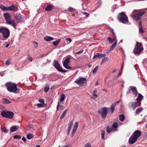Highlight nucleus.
I'll return each instance as SVG.
<instances>
[{"label": "nucleus", "mask_w": 147, "mask_h": 147, "mask_svg": "<svg viewBox=\"0 0 147 147\" xmlns=\"http://www.w3.org/2000/svg\"><path fill=\"white\" fill-rule=\"evenodd\" d=\"M136 43L134 49V53L135 54H139L143 50V47L141 43L136 42Z\"/></svg>", "instance_id": "4"}, {"label": "nucleus", "mask_w": 147, "mask_h": 147, "mask_svg": "<svg viewBox=\"0 0 147 147\" xmlns=\"http://www.w3.org/2000/svg\"><path fill=\"white\" fill-rule=\"evenodd\" d=\"M119 117V120L121 122L123 121L125 119V117L123 115H120Z\"/></svg>", "instance_id": "31"}, {"label": "nucleus", "mask_w": 147, "mask_h": 147, "mask_svg": "<svg viewBox=\"0 0 147 147\" xmlns=\"http://www.w3.org/2000/svg\"><path fill=\"white\" fill-rule=\"evenodd\" d=\"M16 18L20 22L22 21V17L20 14H17L15 16Z\"/></svg>", "instance_id": "23"}, {"label": "nucleus", "mask_w": 147, "mask_h": 147, "mask_svg": "<svg viewBox=\"0 0 147 147\" xmlns=\"http://www.w3.org/2000/svg\"><path fill=\"white\" fill-rule=\"evenodd\" d=\"M21 138V136L19 135H16L13 136V138L14 139H20Z\"/></svg>", "instance_id": "43"}, {"label": "nucleus", "mask_w": 147, "mask_h": 147, "mask_svg": "<svg viewBox=\"0 0 147 147\" xmlns=\"http://www.w3.org/2000/svg\"><path fill=\"white\" fill-rule=\"evenodd\" d=\"M4 71H1L0 72V75L1 76H4Z\"/></svg>", "instance_id": "59"}, {"label": "nucleus", "mask_w": 147, "mask_h": 147, "mask_svg": "<svg viewBox=\"0 0 147 147\" xmlns=\"http://www.w3.org/2000/svg\"><path fill=\"white\" fill-rule=\"evenodd\" d=\"M78 126V123L77 122H76L75 123L74 125V128L72 129L71 132V136L72 137L73 136L76 132L77 130V128Z\"/></svg>", "instance_id": "13"}, {"label": "nucleus", "mask_w": 147, "mask_h": 147, "mask_svg": "<svg viewBox=\"0 0 147 147\" xmlns=\"http://www.w3.org/2000/svg\"><path fill=\"white\" fill-rule=\"evenodd\" d=\"M107 39L109 42L111 43H113L116 40L115 38L112 39L110 37H108Z\"/></svg>", "instance_id": "33"}, {"label": "nucleus", "mask_w": 147, "mask_h": 147, "mask_svg": "<svg viewBox=\"0 0 147 147\" xmlns=\"http://www.w3.org/2000/svg\"><path fill=\"white\" fill-rule=\"evenodd\" d=\"M22 140H23L24 142H26V139L24 137H23L22 138Z\"/></svg>", "instance_id": "61"}, {"label": "nucleus", "mask_w": 147, "mask_h": 147, "mask_svg": "<svg viewBox=\"0 0 147 147\" xmlns=\"http://www.w3.org/2000/svg\"><path fill=\"white\" fill-rule=\"evenodd\" d=\"M128 91L127 92V94H129L130 93H132V94L135 96L138 94V91L136 87L135 86H129L128 89Z\"/></svg>", "instance_id": "10"}, {"label": "nucleus", "mask_w": 147, "mask_h": 147, "mask_svg": "<svg viewBox=\"0 0 147 147\" xmlns=\"http://www.w3.org/2000/svg\"><path fill=\"white\" fill-rule=\"evenodd\" d=\"M1 114L2 116L9 119H11L13 117L14 113L13 112L3 110L1 111Z\"/></svg>", "instance_id": "6"}, {"label": "nucleus", "mask_w": 147, "mask_h": 147, "mask_svg": "<svg viewBox=\"0 0 147 147\" xmlns=\"http://www.w3.org/2000/svg\"><path fill=\"white\" fill-rule=\"evenodd\" d=\"M71 57L70 56H67L63 62V64L64 67L66 69H72V67H70L69 65L70 62V60L71 59Z\"/></svg>", "instance_id": "8"}, {"label": "nucleus", "mask_w": 147, "mask_h": 147, "mask_svg": "<svg viewBox=\"0 0 147 147\" xmlns=\"http://www.w3.org/2000/svg\"><path fill=\"white\" fill-rule=\"evenodd\" d=\"M101 138L102 140H104L105 139V131L103 129H102L101 131Z\"/></svg>", "instance_id": "28"}, {"label": "nucleus", "mask_w": 147, "mask_h": 147, "mask_svg": "<svg viewBox=\"0 0 147 147\" xmlns=\"http://www.w3.org/2000/svg\"><path fill=\"white\" fill-rule=\"evenodd\" d=\"M119 102L120 101L119 100L117 101L111 105L110 108V109L111 110V113H113L115 110V108L116 106V105L118 104Z\"/></svg>", "instance_id": "17"}, {"label": "nucleus", "mask_w": 147, "mask_h": 147, "mask_svg": "<svg viewBox=\"0 0 147 147\" xmlns=\"http://www.w3.org/2000/svg\"><path fill=\"white\" fill-rule=\"evenodd\" d=\"M67 110H65L63 111L60 117V119H63V118L65 116V114L67 112Z\"/></svg>", "instance_id": "35"}, {"label": "nucleus", "mask_w": 147, "mask_h": 147, "mask_svg": "<svg viewBox=\"0 0 147 147\" xmlns=\"http://www.w3.org/2000/svg\"><path fill=\"white\" fill-rule=\"evenodd\" d=\"M137 139V138L132 135L129 139V142L130 144H133L136 142Z\"/></svg>", "instance_id": "14"}, {"label": "nucleus", "mask_w": 147, "mask_h": 147, "mask_svg": "<svg viewBox=\"0 0 147 147\" xmlns=\"http://www.w3.org/2000/svg\"><path fill=\"white\" fill-rule=\"evenodd\" d=\"M121 74H122V73L121 72H119V74H118V75L117 76L115 77V79H113V81L114 82H115V80L118 77H119V76H121Z\"/></svg>", "instance_id": "52"}, {"label": "nucleus", "mask_w": 147, "mask_h": 147, "mask_svg": "<svg viewBox=\"0 0 147 147\" xmlns=\"http://www.w3.org/2000/svg\"><path fill=\"white\" fill-rule=\"evenodd\" d=\"M143 110L142 108H138L136 109V113L137 114H138L139 113L141 112Z\"/></svg>", "instance_id": "36"}, {"label": "nucleus", "mask_w": 147, "mask_h": 147, "mask_svg": "<svg viewBox=\"0 0 147 147\" xmlns=\"http://www.w3.org/2000/svg\"><path fill=\"white\" fill-rule=\"evenodd\" d=\"M4 16L6 20V23L7 24H10L14 28L16 27V24L15 21L13 20H11V17L9 13H4Z\"/></svg>", "instance_id": "3"}, {"label": "nucleus", "mask_w": 147, "mask_h": 147, "mask_svg": "<svg viewBox=\"0 0 147 147\" xmlns=\"http://www.w3.org/2000/svg\"><path fill=\"white\" fill-rule=\"evenodd\" d=\"M84 51L83 49L82 50H80V51H79L77 52H76V53L75 54H80L82 53Z\"/></svg>", "instance_id": "49"}, {"label": "nucleus", "mask_w": 147, "mask_h": 147, "mask_svg": "<svg viewBox=\"0 0 147 147\" xmlns=\"http://www.w3.org/2000/svg\"><path fill=\"white\" fill-rule=\"evenodd\" d=\"M0 33L2 34L3 38L6 39H7L9 36V30L6 28H0Z\"/></svg>", "instance_id": "5"}, {"label": "nucleus", "mask_w": 147, "mask_h": 147, "mask_svg": "<svg viewBox=\"0 0 147 147\" xmlns=\"http://www.w3.org/2000/svg\"><path fill=\"white\" fill-rule=\"evenodd\" d=\"M60 103V102H58V104H57V110H59V104Z\"/></svg>", "instance_id": "60"}, {"label": "nucleus", "mask_w": 147, "mask_h": 147, "mask_svg": "<svg viewBox=\"0 0 147 147\" xmlns=\"http://www.w3.org/2000/svg\"><path fill=\"white\" fill-rule=\"evenodd\" d=\"M73 125V121H69V123H68V129L71 130V129L72 128Z\"/></svg>", "instance_id": "26"}, {"label": "nucleus", "mask_w": 147, "mask_h": 147, "mask_svg": "<svg viewBox=\"0 0 147 147\" xmlns=\"http://www.w3.org/2000/svg\"><path fill=\"white\" fill-rule=\"evenodd\" d=\"M107 131L108 133H110L112 130V129L109 126L107 127L106 128Z\"/></svg>", "instance_id": "42"}, {"label": "nucleus", "mask_w": 147, "mask_h": 147, "mask_svg": "<svg viewBox=\"0 0 147 147\" xmlns=\"http://www.w3.org/2000/svg\"><path fill=\"white\" fill-rule=\"evenodd\" d=\"M0 8L3 10H8V9H7L8 7H5L4 6L2 5H1L0 6Z\"/></svg>", "instance_id": "39"}, {"label": "nucleus", "mask_w": 147, "mask_h": 147, "mask_svg": "<svg viewBox=\"0 0 147 147\" xmlns=\"http://www.w3.org/2000/svg\"><path fill=\"white\" fill-rule=\"evenodd\" d=\"M122 79L121 78H117L115 80V82H117V83H120L122 82Z\"/></svg>", "instance_id": "44"}, {"label": "nucleus", "mask_w": 147, "mask_h": 147, "mask_svg": "<svg viewBox=\"0 0 147 147\" xmlns=\"http://www.w3.org/2000/svg\"><path fill=\"white\" fill-rule=\"evenodd\" d=\"M2 103L4 104H8L11 103V102L9 101L7 99L5 98H3L2 99Z\"/></svg>", "instance_id": "20"}, {"label": "nucleus", "mask_w": 147, "mask_h": 147, "mask_svg": "<svg viewBox=\"0 0 147 147\" xmlns=\"http://www.w3.org/2000/svg\"><path fill=\"white\" fill-rule=\"evenodd\" d=\"M138 11V14L140 18L146 13L145 11H143V10L142 9H139L134 10L133 11V13H136Z\"/></svg>", "instance_id": "12"}, {"label": "nucleus", "mask_w": 147, "mask_h": 147, "mask_svg": "<svg viewBox=\"0 0 147 147\" xmlns=\"http://www.w3.org/2000/svg\"><path fill=\"white\" fill-rule=\"evenodd\" d=\"M10 64V60L9 59L7 60L5 62V64L7 65H9Z\"/></svg>", "instance_id": "50"}, {"label": "nucleus", "mask_w": 147, "mask_h": 147, "mask_svg": "<svg viewBox=\"0 0 147 147\" xmlns=\"http://www.w3.org/2000/svg\"><path fill=\"white\" fill-rule=\"evenodd\" d=\"M93 96L95 97H97L98 96V95L96 94L95 93H93Z\"/></svg>", "instance_id": "63"}, {"label": "nucleus", "mask_w": 147, "mask_h": 147, "mask_svg": "<svg viewBox=\"0 0 147 147\" xmlns=\"http://www.w3.org/2000/svg\"><path fill=\"white\" fill-rule=\"evenodd\" d=\"M3 131L5 133H7L8 132V130H7L5 127H4L3 129Z\"/></svg>", "instance_id": "53"}, {"label": "nucleus", "mask_w": 147, "mask_h": 147, "mask_svg": "<svg viewBox=\"0 0 147 147\" xmlns=\"http://www.w3.org/2000/svg\"><path fill=\"white\" fill-rule=\"evenodd\" d=\"M33 43L34 44V46L35 48H36L38 46V43L34 41L33 42Z\"/></svg>", "instance_id": "47"}, {"label": "nucleus", "mask_w": 147, "mask_h": 147, "mask_svg": "<svg viewBox=\"0 0 147 147\" xmlns=\"http://www.w3.org/2000/svg\"><path fill=\"white\" fill-rule=\"evenodd\" d=\"M70 131V130L67 129V135L69 134Z\"/></svg>", "instance_id": "64"}, {"label": "nucleus", "mask_w": 147, "mask_h": 147, "mask_svg": "<svg viewBox=\"0 0 147 147\" xmlns=\"http://www.w3.org/2000/svg\"><path fill=\"white\" fill-rule=\"evenodd\" d=\"M118 123L117 122H115L113 123L112 125V127L113 128H117L118 127Z\"/></svg>", "instance_id": "32"}, {"label": "nucleus", "mask_w": 147, "mask_h": 147, "mask_svg": "<svg viewBox=\"0 0 147 147\" xmlns=\"http://www.w3.org/2000/svg\"><path fill=\"white\" fill-rule=\"evenodd\" d=\"M37 105L39 107H41L43 106V105L42 104L39 103Z\"/></svg>", "instance_id": "58"}, {"label": "nucleus", "mask_w": 147, "mask_h": 147, "mask_svg": "<svg viewBox=\"0 0 147 147\" xmlns=\"http://www.w3.org/2000/svg\"><path fill=\"white\" fill-rule=\"evenodd\" d=\"M28 60L30 62H31L32 61V57H30L28 59Z\"/></svg>", "instance_id": "57"}, {"label": "nucleus", "mask_w": 147, "mask_h": 147, "mask_svg": "<svg viewBox=\"0 0 147 147\" xmlns=\"http://www.w3.org/2000/svg\"><path fill=\"white\" fill-rule=\"evenodd\" d=\"M34 137V135L32 134H29L27 135V138L30 140L32 138Z\"/></svg>", "instance_id": "38"}, {"label": "nucleus", "mask_w": 147, "mask_h": 147, "mask_svg": "<svg viewBox=\"0 0 147 147\" xmlns=\"http://www.w3.org/2000/svg\"><path fill=\"white\" fill-rule=\"evenodd\" d=\"M117 41L116 40L115 42L110 47V50L109 51V52L113 51L114 49L117 44Z\"/></svg>", "instance_id": "24"}, {"label": "nucleus", "mask_w": 147, "mask_h": 147, "mask_svg": "<svg viewBox=\"0 0 147 147\" xmlns=\"http://www.w3.org/2000/svg\"><path fill=\"white\" fill-rule=\"evenodd\" d=\"M20 52V50H19L17 51V53H15V54L16 55H17Z\"/></svg>", "instance_id": "62"}, {"label": "nucleus", "mask_w": 147, "mask_h": 147, "mask_svg": "<svg viewBox=\"0 0 147 147\" xmlns=\"http://www.w3.org/2000/svg\"><path fill=\"white\" fill-rule=\"evenodd\" d=\"M54 38L49 36H46L44 38V39L47 41H49L54 40Z\"/></svg>", "instance_id": "22"}, {"label": "nucleus", "mask_w": 147, "mask_h": 147, "mask_svg": "<svg viewBox=\"0 0 147 147\" xmlns=\"http://www.w3.org/2000/svg\"><path fill=\"white\" fill-rule=\"evenodd\" d=\"M83 13L87 17H88L89 16V14L86 12H83Z\"/></svg>", "instance_id": "55"}, {"label": "nucleus", "mask_w": 147, "mask_h": 147, "mask_svg": "<svg viewBox=\"0 0 147 147\" xmlns=\"http://www.w3.org/2000/svg\"><path fill=\"white\" fill-rule=\"evenodd\" d=\"M109 59L107 57H105L103 58L100 63L101 65H102L103 63L106 62Z\"/></svg>", "instance_id": "37"}, {"label": "nucleus", "mask_w": 147, "mask_h": 147, "mask_svg": "<svg viewBox=\"0 0 147 147\" xmlns=\"http://www.w3.org/2000/svg\"><path fill=\"white\" fill-rule=\"evenodd\" d=\"M5 86L9 91L13 93H16L17 88V85L16 84L9 82L7 83L6 84Z\"/></svg>", "instance_id": "2"}, {"label": "nucleus", "mask_w": 147, "mask_h": 147, "mask_svg": "<svg viewBox=\"0 0 147 147\" xmlns=\"http://www.w3.org/2000/svg\"><path fill=\"white\" fill-rule=\"evenodd\" d=\"M54 66L59 71L61 69V67L60 66V65L57 60H55L54 61Z\"/></svg>", "instance_id": "15"}, {"label": "nucleus", "mask_w": 147, "mask_h": 147, "mask_svg": "<svg viewBox=\"0 0 147 147\" xmlns=\"http://www.w3.org/2000/svg\"><path fill=\"white\" fill-rule=\"evenodd\" d=\"M143 98V96L140 93H139L138 94V98H136V100H139L141 101L142 100V99Z\"/></svg>", "instance_id": "29"}, {"label": "nucleus", "mask_w": 147, "mask_h": 147, "mask_svg": "<svg viewBox=\"0 0 147 147\" xmlns=\"http://www.w3.org/2000/svg\"><path fill=\"white\" fill-rule=\"evenodd\" d=\"M129 107L132 108L134 110L138 107L140 106L141 102L140 101L131 102L128 104Z\"/></svg>", "instance_id": "11"}, {"label": "nucleus", "mask_w": 147, "mask_h": 147, "mask_svg": "<svg viewBox=\"0 0 147 147\" xmlns=\"http://www.w3.org/2000/svg\"><path fill=\"white\" fill-rule=\"evenodd\" d=\"M53 6L51 5H49L46 6L45 9L46 11H49L51 10Z\"/></svg>", "instance_id": "25"}, {"label": "nucleus", "mask_w": 147, "mask_h": 147, "mask_svg": "<svg viewBox=\"0 0 147 147\" xmlns=\"http://www.w3.org/2000/svg\"><path fill=\"white\" fill-rule=\"evenodd\" d=\"M106 56V55L105 54H102L100 53H98L96 54H95L93 57V59H94L96 58L99 57L102 58L103 57H105Z\"/></svg>", "instance_id": "18"}, {"label": "nucleus", "mask_w": 147, "mask_h": 147, "mask_svg": "<svg viewBox=\"0 0 147 147\" xmlns=\"http://www.w3.org/2000/svg\"><path fill=\"white\" fill-rule=\"evenodd\" d=\"M17 129L16 126H13L10 128V131L11 132H13L16 131L17 130Z\"/></svg>", "instance_id": "27"}, {"label": "nucleus", "mask_w": 147, "mask_h": 147, "mask_svg": "<svg viewBox=\"0 0 147 147\" xmlns=\"http://www.w3.org/2000/svg\"><path fill=\"white\" fill-rule=\"evenodd\" d=\"M66 40L67 43H70L72 41L71 39L70 38H66Z\"/></svg>", "instance_id": "45"}, {"label": "nucleus", "mask_w": 147, "mask_h": 147, "mask_svg": "<svg viewBox=\"0 0 147 147\" xmlns=\"http://www.w3.org/2000/svg\"><path fill=\"white\" fill-rule=\"evenodd\" d=\"M134 13H132V17H133V19L136 20H141L140 18L139 17L138 13L136 14H134Z\"/></svg>", "instance_id": "19"}, {"label": "nucleus", "mask_w": 147, "mask_h": 147, "mask_svg": "<svg viewBox=\"0 0 147 147\" xmlns=\"http://www.w3.org/2000/svg\"><path fill=\"white\" fill-rule=\"evenodd\" d=\"M109 109H110V108L104 107L98 110V113L101 115L103 118L105 119L108 113V111Z\"/></svg>", "instance_id": "7"}, {"label": "nucleus", "mask_w": 147, "mask_h": 147, "mask_svg": "<svg viewBox=\"0 0 147 147\" xmlns=\"http://www.w3.org/2000/svg\"><path fill=\"white\" fill-rule=\"evenodd\" d=\"M117 19L120 22L124 24L129 22L128 17L123 11L119 13L117 15Z\"/></svg>", "instance_id": "1"}, {"label": "nucleus", "mask_w": 147, "mask_h": 147, "mask_svg": "<svg viewBox=\"0 0 147 147\" xmlns=\"http://www.w3.org/2000/svg\"><path fill=\"white\" fill-rule=\"evenodd\" d=\"M65 98V95L64 94H61L60 98V101L62 102L63 101Z\"/></svg>", "instance_id": "34"}, {"label": "nucleus", "mask_w": 147, "mask_h": 147, "mask_svg": "<svg viewBox=\"0 0 147 147\" xmlns=\"http://www.w3.org/2000/svg\"><path fill=\"white\" fill-rule=\"evenodd\" d=\"M38 101L39 102L42 103V104L44 103V100L43 99H39Z\"/></svg>", "instance_id": "54"}, {"label": "nucleus", "mask_w": 147, "mask_h": 147, "mask_svg": "<svg viewBox=\"0 0 147 147\" xmlns=\"http://www.w3.org/2000/svg\"><path fill=\"white\" fill-rule=\"evenodd\" d=\"M61 41L60 39H58L57 40L53 42V44L55 46H57Z\"/></svg>", "instance_id": "30"}, {"label": "nucleus", "mask_w": 147, "mask_h": 147, "mask_svg": "<svg viewBox=\"0 0 147 147\" xmlns=\"http://www.w3.org/2000/svg\"><path fill=\"white\" fill-rule=\"evenodd\" d=\"M84 147H91V145L90 143H86Z\"/></svg>", "instance_id": "46"}, {"label": "nucleus", "mask_w": 147, "mask_h": 147, "mask_svg": "<svg viewBox=\"0 0 147 147\" xmlns=\"http://www.w3.org/2000/svg\"><path fill=\"white\" fill-rule=\"evenodd\" d=\"M68 9L70 11H74V9L73 8L71 7H69V8H68Z\"/></svg>", "instance_id": "56"}, {"label": "nucleus", "mask_w": 147, "mask_h": 147, "mask_svg": "<svg viewBox=\"0 0 147 147\" xmlns=\"http://www.w3.org/2000/svg\"><path fill=\"white\" fill-rule=\"evenodd\" d=\"M141 132L139 130H137L135 131L133 134V135L134 136L137 138V139H138L141 135Z\"/></svg>", "instance_id": "16"}, {"label": "nucleus", "mask_w": 147, "mask_h": 147, "mask_svg": "<svg viewBox=\"0 0 147 147\" xmlns=\"http://www.w3.org/2000/svg\"><path fill=\"white\" fill-rule=\"evenodd\" d=\"M87 80L85 78L81 77H79L75 81V82L80 86H84Z\"/></svg>", "instance_id": "9"}, {"label": "nucleus", "mask_w": 147, "mask_h": 147, "mask_svg": "<svg viewBox=\"0 0 147 147\" xmlns=\"http://www.w3.org/2000/svg\"><path fill=\"white\" fill-rule=\"evenodd\" d=\"M144 31L143 29H142V27L141 26L139 28V32L140 33L142 34L144 33Z\"/></svg>", "instance_id": "48"}, {"label": "nucleus", "mask_w": 147, "mask_h": 147, "mask_svg": "<svg viewBox=\"0 0 147 147\" xmlns=\"http://www.w3.org/2000/svg\"><path fill=\"white\" fill-rule=\"evenodd\" d=\"M60 72L63 73H65L67 72V71L65 69H63L62 67L61 68V69L59 71Z\"/></svg>", "instance_id": "51"}, {"label": "nucleus", "mask_w": 147, "mask_h": 147, "mask_svg": "<svg viewBox=\"0 0 147 147\" xmlns=\"http://www.w3.org/2000/svg\"><path fill=\"white\" fill-rule=\"evenodd\" d=\"M98 66H96L93 69V71H92V73H93V74H95L97 72V71L98 70Z\"/></svg>", "instance_id": "40"}, {"label": "nucleus", "mask_w": 147, "mask_h": 147, "mask_svg": "<svg viewBox=\"0 0 147 147\" xmlns=\"http://www.w3.org/2000/svg\"><path fill=\"white\" fill-rule=\"evenodd\" d=\"M7 9L8 10L16 11L18 9V8L16 6L13 5L9 7H8Z\"/></svg>", "instance_id": "21"}, {"label": "nucleus", "mask_w": 147, "mask_h": 147, "mask_svg": "<svg viewBox=\"0 0 147 147\" xmlns=\"http://www.w3.org/2000/svg\"><path fill=\"white\" fill-rule=\"evenodd\" d=\"M49 89V86L48 85H46L44 88V91L45 92H47Z\"/></svg>", "instance_id": "41"}]
</instances>
